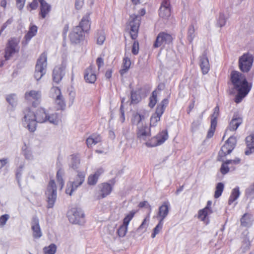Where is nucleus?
Returning <instances> with one entry per match:
<instances>
[{
    "instance_id": "f257e3e1",
    "label": "nucleus",
    "mask_w": 254,
    "mask_h": 254,
    "mask_svg": "<svg viewBox=\"0 0 254 254\" xmlns=\"http://www.w3.org/2000/svg\"><path fill=\"white\" fill-rule=\"evenodd\" d=\"M231 80L234 89L237 92L234 101L237 104L240 103L251 90L252 83L248 82L242 73L235 70L231 72Z\"/></svg>"
},
{
    "instance_id": "f03ea898",
    "label": "nucleus",
    "mask_w": 254,
    "mask_h": 254,
    "mask_svg": "<svg viewBox=\"0 0 254 254\" xmlns=\"http://www.w3.org/2000/svg\"><path fill=\"white\" fill-rule=\"evenodd\" d=\"M35 114L36 123H44L47 121L54 125H58L59 118L57 113L49 114L48 112L43 108L38 109Z\"/></svg>"
},
{
    "instance_id": "7ed1b4c3",
    "label": "nucleus",
    "mask_w": 254,
    "mask_h": 254,
    "mask_svg": "<svg viewBox=\"0 0 254 254\" xmlns=\"http://www.w3.org/2000/svg\"><path fill=\"white\" fill-rule=\"evenodd\" d=\"M22 114V126L30 132H34L37 128L35 113L30 108H26L23 110Z\"/></svg>"
},
{
    "instance_id": "20e7f679",
    "label": "nucleus",
    "mask_w": 254,
    "mask_h": 254,
    "mask_svg": "<svg viewBox=\"0 0 254 254\" xmlns=\"http://www.w3.org/2000/svg\"><path fill=\"white\" fill-rule=\"evenodd\" d=\"M19 40L15 37L8 40L4 49V57L6 61L9 60L14 55L19 52Z\"/></svg>"
},
{
    "instance_id": "39448f33",
    "label": "nucleus",
    "mask_w": 254,
    "mask_h": 254,
    "mask_svg": "<svg viewBox=\"0 0 254 254\" xmlns=\"http://www.w3.org/2000/svg\"><path fill=\"white\" fill-rule=\"evenodd\" d=\"M47 66V54L43 52L38 59L35 65L34 77L39 80L46 74Z\"/></svg>"
},
{
    "instance_id": "423d86ee",
    "label": "nucleus",
    "mask_w": 254,
    "mask_h": 254,
    "mask_svg": "<svg viewBox=\"0 0 254 254\" xmlns=\"http://www.w3.org/2000/svg\"><path fill=\"white\" fill-rule=\"evenodd\" d=\"M254 56L249 52L243 54L239 58L238 66L240 70L243 73L249 72L253 66Z\"/></svg>"
},
{
    "instance_id": "0eeeda50",
    "label": "nucleus",
    "mask_w": 254,
    "mask_h": 254,
    "mask_svg": "<svg viewBox=\"0 0 254 254\" xmlns=\"http://www.w3.org/2000/svg\"><path fill=\"white\" fill-rule=\"evenodd\" d=\"M67 216L69 222L72 224L81 225L85 222L84 214L81 208H71L68 211Z\"/></svg>"
},
{
    "instance_id": "6e6552de",
    "label": "nucleus",
    "mask_w": 254,
    "mask_h": 254,
    "mask_svg": "<svg viewBox=\"0 0 254 254\" xmlns=\"http://www.w3.org/2000/svg\"><path fill=\"white\" fill-rule=\"evenodd\" d=\"M45 194L47 198V208H53L57 199V186L53 180L49 182Z\"/></svg>"
},
{
    "instance_id": "1a4fd4ad",
    "label": "nucleus",
    "mask_w": 254,
    "mask_h": 254,
    "mask_svg": "<svg viewBox=\"0 0 254 254\" xmlns=\"http://www.w3.org/2000/svg\"><path fill=\"white\" fill-rule=\"evenodd\" d=\"M168 104L169 100L167 98H165L157 105L155 113L153 114L150 118L149 126L150 127L157 126V123L160 120L161 117L164 113L166 107Z\"/></svg>"
},
{
    "instance_id": "9d476101",
    "label": "nucleus",
    "mask_w": 254,
    "mask_h": 254,
    "mask_svg": "<svg viewBox=\"0 0 254 254\" xmlns=\"http://www.w3.org/2000/svg\"><path fill=\"white\" fill-rule=\"evenodd\" d=\"M85 178V173L83 172H78L74 181L67 183V188L65 190L66 193L71 195L73 192L76 190L83 183Z\"/></svg>"
},
{
    "instance_id": "9b49d317",
    "label": "nucleus",
    "mask_w": 254,
    "mask_h": 254,
    "mask_svg": "<svg viewBox=\"0 0 254 254\" xmlns=\"http://www.w3.org/2000/svg\"><path fill=\"white\" fill-rule=\"evenodd\" d=\"M140 20L141 17L139 15H132L130 16L129 25L130 27V35L132 39L135 40L137 37Z\"/></svg>"
},
{
    "instance_id": "f8f14e48",
    "label": "nucleus",
    "mask_w": 254,
    "mask_h": 254,
    "mask_svg": "<svg viewBox=\"0 0 254 254\" xmlns=\"http://www.w3.org/2000/svg\"><path fill=\"white\" fill-rule=\"evenodd\" d=\"M41 96V92L39 90H32L25 93V100L31 103L34 107H36L40 104Z\"/></svg>"
},
{
    "instance_id": "ddd939ff",
    "label": "nucleus",
    "mask_w": 254,
    "mask_h": 254,
    "mask_svg": "<svg viewBox=\"0 0 254 254\" xmlns=\"http://www.w3.org/2000/svg\"><path fill=\"white\" fill-rule=\"evenodd\" d=\"M136 137L140 141H146L151 136V127L145 124L137 127Z\"/></svg>"
},
{
    "instance_id": "4468645a",
    "label": "nucleus",
    "mask_w": 254,
    "mask_h": 254,
    "mask_svg": "<svg viewBox=\"0 0 254 254\" xmlns=\"http://www.w3.org/2000/svg\"><path fill=\"white\" fill-rule=\"evenodd\" d=\"M173 38L170 34L164 32H160L156 37V39L153 44L154 48H158L161 46L169 44L172 42Z\"/></svg>"
},
{
    "instance_id": "2eb2a0df",
    "label": "nucleus",
    "mask_w": 254,
    "mask_h": 254,
    "mask_svg": "<svg viewBox=\"0 0 254 254\" xmlns=\"http://www.w3.org/2000/svg\"><path fill=\"white\" fill-rule=\"evenodd\" d=\"M219 107L216 106L213 110V113L211 116V125L207 134V138H211L214 133L217 126V119L219 113Z\"/></svg>"
},
{
    "instance_id": "dca6fc26",
    "label": "nucleus",
    "mask_w": 254,
    "mask_h": 254,
    "mask_svg": "<svg viewBox=\"0 0 254 254\" xmlns=\"http://www.w3.org/2000/svg\"><path fill=\"white\" fill-rule=\"evenodd\" d=\"M159 15L163 19H167L171 15V5L169 0H163L159 10Z\"/></svg>"
},
{
    "instance_id": "f3484780",
    "label": "nucleus",
    "mask_w": 254,
    "mask_h": 254,
    "mask_svg": "<svg viewBox=\"0 0 254 254\" xmlns=\"http://www.w3.org/2000/svg\"><path fill=\"white\" fill-rule=\"evenodd\" d=\"M170 204L169 201H166L163 202L162 205L159 207L158 211L157 213L156 218L158 220L164 221V220L169 214Z\"/></svg>"
},
{
    "instance_id": "a211bd4d",
    "label": "nucleus",
    "mask_w": 254,
    "mask_h": 254,
    "mask_svg": "<svg viewBox=\"0 0 254 254\" xmlns=\"http://www.w3.org/2000/svg\"><path fill=\"white\" fill-rule=\"evenodd\" d=\"M84 37V34L79 27L74 28L69 35V38L72 43H79L82 41Z\"/></svg>"
},
{
    "instance_id": "6ab92c4d",
    "label": "nucleus",
    "mask_w": 254,
    "mask_h": 254,
    "mask_svg": "<svg viewBox=\"0 0 254 254\" xmlns=\"http://www.w3.org/2000/svg\"><path fill=\"white\" fill-rule=\"evenodd\" d=\"M65 66L63 64L56 66L53 71V81L58 83L62 79L64 75Z\"/></svg>"
},
{
    "instance_id": "aec40b11",
    "label": "nucleus",
    "mask_w": 254,
    "mask_h": 254,
    "mask_svg": "<svg viewBox=\"0 0 254 254\" xmlns=\"http://www.w3.org/2000/svg\"><path fill=\"white\" fill-rule=\"evenodd\" d=\"M31 224L33 237L35 239L40 238L42 235V233L39 225V220L37 217L35 216L32 218Z\"/></svg>"
},
{
    "instance_id": "412c9836",
    "label": "nucleus",
    "mask_w": 254,
    "mask_h": 254,
    "mask_svg": "<svg viewBox=\"0 0 254 254\" xmlns=\"http://www.w3.org/2000/svg\"><path fill=\"white\" fill-rule=\"evenodd\" d=\"M246 148L245 154L246 155H250L254 153V133H252L247 136L245 139Z\"/></svg>"
},
{
    "instance_id": "4be33fe9",
    "label": "nucleus",
    "mask_w": 254,
    "mask_h": 254,
    "mask_svg": "<svg viewBox=\"0 0 254 254\" xmlns=\"http://www.w3.org/2000/svg\"><path fill=\"white\" fill-rule=\"evenodd\" d=\"M95 68L91 65L86 69L84 72V79L86 82L94 83L96 80Z\"/></svg>"
},
{
    "instance_id": "5701e85b",
    "label": "nucleus",
    "mask_w": 254,
    "mask_h": 254,
    "mask_svg": "<svg viewBox=\"0 0 254 254\" xmlns=\"http://www.w3.org/2000/svg\"><path fill=\"white\" fill-rule=\"evenodd\" d=\"M90 14L89 13H86L83 17L82 18L79 25L76 27H79L80 28V30L83 31L84 33L85 32H87L89 31L90 29Z\"/></svg>"
},
{
    "instance_id": "b1692460",
    "label": "nucleus",
    "mask_w": 254,
    "mask_h": 254,
    "mask_svg": "<svg viewBox=\"0 0 254 254\" xmlns=\"http://www.w3.org/2000/svg\"><path fill=\"white\" fill-rule=\"evenodd\" d=\"M199 66L203 74L207 73L210 69V64L205 53L199 57Z\"/></svg>"
},
{
    "instance_id": "393cba45",
    "label": "nucleus",
    "mask_w": 254,
    "mask_h": 254,
    "mask_svg": "<svg viewBox=\"0 0 254 254\" xmlns=\"http://www.w3.org/2000/svg\"><path fill=\"white\" fill-rule=\"evenodd\" d=\"M240 162L239 158L234 160H228L223 163V175L227 174L230 170H234L235 169V165Z\"/></svg>"
},
{
    "instance_id": "a878e982",
    "label": "nucleus",
    "mask_w": 254,
    "mask_h": 254,
    "mask_svg": "<svg viewBox=\"0 0 254 254\" xmlns=\"http://www.w3.org/2000/svg\"><path fill=\"white\" fill-rule=\"evenodd\" d=\"M236 143V137L234 136H230L223 145V147L227 150L226 152H223L224 155H226L229 154L235 148Z\"/></svg>"
},
{
    "instance_id": "bb28decb",
    "label": "nucleus",
    "mask_w": 254,
    "mask_h": 254,
    "mask_svg": "<svg viewBox=\"0 0 254 254\" xmlns=\"http://www.w3.org/2000/svg\"><path fill=\"white\" fill-rule=\"evenodd\" d=\"M99 187L100 188V196H99V198H103L106 197L111 193L113 189V186L108 183L101 184Z\"/></svg>"
},
{
    "instance_id": "cd10ccee",
    "label": "nucleus",
    "mask_w": 254,
    "mask_h": 254,
    "mask_svg": "<svg viewBox=\"0 0 254 254\" xmlns=\"http://www.w3.org/2000/svg\"><path fill=\"white\" fill-rule=\"evenodd\" d=\"M53 90L57 94V97L55 100L56 103L59 106V109L64 110L65 107V102L61 94V90L59 87H53Z\"/></svg>"
},
{
    "instance_id": "c85d7f7f",
    "label": "nucleus",
    "mask_w": 254,
    "mask_h": 254,
    "mask_svg": "<svg viewBox=\"0 0 254 254\" xmlns=\"http://www.w3.org/2000/svg\"><path fill=\"white\" fill-rule=\"evenodd\" d=\"M40 15L42 18H45L47 15L50 12L51 9V5L45 0H40Z\"/></svg>"
},
{
    "instance_id": "c756f323",
    "label": "nucleus",
    "mask_w": 254,
    "mask_h": 254,
    "mask_svg": "<svg viewBox=\"0 0 254 254\" xmlns=\"http://www.w3.org/2000/svg\"><path fill=\"white\" fill-rule=\"evenodd\" d=\"M21 153L26 160H32L34 159L31 148L29 145L26 144L25 142L21 147Z\"/></svg>"
},
{
    "instance_id": "7c9ffc66",
    "label": "nucleus",
    "mask_w": 254,
    "mask_h": 254,
    "mask_svg": "<svg viewBox=\"0 0 254 254\" xmlns=\"http://www.w3.org/2000/svg\"><path fill=\"white\" fill-rule=\"evenodd\" d=\"M243 122L242 118L238 115H234L229 124V129L235 131Z\"/></svg>"
},
{
    "instance_id": "2f4dec72",
    "label": "nucleus",
    "mask_w": 254,
    "mask_h": 254,
    "mask_svg": "<svg viewBox=\"0 0 254 254\" xmlns=\"http://www.w3.org/2000/svg\"><path fill=\"white\" fill-rule=\"evenodd\" d=\"M101 137L99 134H93L86 139V144L88 147H91L101 141Z\"/></svg>"
},
{
    "instance_id": "473e14b6",
    "label": "nucleus",
    "mask_w": 254,
    "mask_h": 254,
    "mask_svg": "<svg viewBox=\"0 0 254 254\" xmlns=\"http://www.w3.org/2000/svg\"><path fill=\"white\" fill-rule=\"evenodd\" d=\"M252 215L249 213L244 214L241 218V225L244 227H249L252 225Z\"/></svg>"
},
{
    "instance_id": "72a5a7b5",
    "label": "nucleus",
    "mask_w": 254,
    "mask_h": 254,
    "mask_svg": "<svg viewBox=\"0 0 254 254\" xmlns=\"http://www.w3.org/2000/svg\"><path fill=\"white\" fill-rule=\"evenodd\" d=\"M141 89H138L136 90H132L130 92L131 103L135 104L139 103L141 100L140 95Z\"/></svg>"
},
{
    "instance_id": "f704fd0d",
    "label": "nucleus",
    "mask_w": 254,
    "mask_h": 254,
    "mask_svg": "<svg viewBox=\"0 0 254 254\" xmlns=\"http://www.w3.org/2000/svg\"><path fill=\"white\" fill-rule=\"evenodd\" d=\"M144 115L139 113H136L133 114L131 121L133 125H136L137 127L138 126H142L143 125L141 123L143 120H144Z\"/></svg>"
},
{
    "instance_id": "c9c22d12",
    "label": "nucleus",
    "mask_w": 254,
    "mask_h": 254,
    "mask_svg": "<svg viewBox=\"0 0 254 254\" xmlns=\"http://www.w3.org/2000/svg\"><path fill=\"white\" fill-rule=\"evenodd\" d=\"M155 136L160 145L163 144L168 139L169 137L168 131L167 130H162L157 135H156Z\"/></svg>"
},
{
    "instance_id": "e433bc0d",
    "label": "nucleus",
    "mask_w": 254,
    "mask_h": 254,
    "mask_svg": "<svg viewBox=\"0 0 254 254\" xmlns=\"http://www.w3.org/2000/svg\"><path fill=\"white\" fill-rule=\"evenodd\" d=\"M130 64L131 62L129 58L126 56V54H125V57L123 59L122 68L120 71L121 75L124 74L127 71L130 67Z\"/></svg>"
},
{
    "instance_id": "4c0bfd02",
    "label": "nucleus",
    "mask_w": 254,
    "mask_h": 254,
    "mask_svg": "<svg viewBox=\"0 0 254 254\" xmlns=\"http://www.w3.org/2000/svg\"><path fill=\"white\" fill-rule=\"evenodd\" d=\"M97 44L100 45L103 44L105 39V33L103 30H98L95 34Z\"/></svg>"
},
{
    "instance_id": "58836bf2",
    "label": "nucleus",
    "mask_w": 254,
    "mask_h": 254,
    "mask_svg": "<svg viewBox=\"0 0 254 254\" xmlns=\"http://www.w3.org/2000/svg\"><path fill=\"white\" fill-rule=\"evenodd\" d=\"M80 164V159L77 155H72L70 156V161L69 163L70 167L74 170L77 169Z\"/></svg>"
},
{
    "instance_id": "ea45409f",
    "label": "nucleus",
    "mask_w": 254,
    "mask_h": 254,
    "mask_svg": "<svg viewBox=\"0 0 254 254\" xmlns=\"http://www.w3.org/2000/svg\"><path fill=\"white\" fill-rule=\"evenodd\" d=\"M240 192L239 190V188L238 187L234 188L232 191L231 194L228 200L229 204H231L234 201H235L239 197Z\"/></svg>"
},
{
    "instance_id": "a19ab883",
    "label": "nucleus",
    "mask_w": 254,
    "mask_h": 254,
    "mask_svg": "<svg viewBox=\"0 0 254 254\" xmlns=\"http://www.w3.org/2000/svg\"><path fill=\"white\" fill-rule=\"evenodd\" d=\"M37 32V27L35 25L31 26L27 33L25 35V39L27 42H29L34 37Z\"/></svg>"
},
{
    "instance_id": "79ce46f5",
    "label": "nucleus",
    "mask_w": 254,
    "mask_h": 254,
    "mask_svg": "<svg viewBox=\"0 0 254 254\" xmlns=\"http://www.w3.org/2000/svg\"><path fill=\"white\" fill-rule=\"evenodd\" d=\"M195 37V29L193 25L189 26L187 32V39L191 44Z\"/></svg>"
},
{
    "instance_id": "37998d69",
    "label": "nucleus",
    "mask_w": 254,
    "mask_h": 254,
    "mask_svg": "<svg viewBox=\"0 0 254 254\" xmlns=\"http://www.w3.org/2000/svg\"><path fill=\"white\" fill-rule=\"evenodd\" d=\"M212 213L211 212L207 211L206 209L203 208L199 210L198 212V218L201 221H204L207 224L208 222L207 221L206 217L208 215Z\"/></svg>"
},
{
    "instance_id": "c03bdc74",
    "label": "nucleus",
    "mask_w": 254,
    "mask_h": 254,
    "mask_svg": "<svg viewBox=\"0 0 254 254\" xmlns=\"http://www.w3.org/2000/svg\"><path fill=\"white\" fill-rule=\"evenodd\" d=\"M145 141V145L148 147H154L160 145L155 136Z\"/></svg>"
},
{
    "instance_id": "a18cd8bd",
    "label": "nucleus",
    "mask_w": 254,
    "mask_h": 254,
    "mask_svg": "<svg viewBox=\"0 0 254 254\" xmlns=\"http://www.w3.org/2000/svg\"><path fill=\"white\" fill-rule=\"evenodd\" d=\"M57 251V246L54 244H51L48 247L43 248L44 254H55Z\"/></svg>"
},
{
    "instance_id": "49530a36",
    "label": "nucleus",
    "mask_w": 254,
    "mask_h": 254,
    "mask_svg": "<svg viewBox=\"0 0 254 254\" xmlns=\"http://www.w3.org/2000/svg\"><path fill=\"white\" fill-rule=\"evenodd\" d=\"M164 222L161 220H159L157 225L153 229V232L151 234V237L154 238L156 235H157L162 230Z\"/></svg>"
},
{
    "instance_id": "de8ad7c7",
    "label": "nucleus",
    "mask_w": 254,
    "mask_h": 254,
    "mask_svg": "<svg viewBox=\"0 0 254 254\" xmlns=\"http://www.w3.org/2000/svg\"><path fill=\"white\" fill-rule=\"evenodd\" d=\"M128 226L123 223L117 230V234L120 237H124L127 234Z\"/></svg>"
},
{
    "instance_id": "09e8293b",
    "label": "nucleus",
    "mask_w": 254,
    "mask_h": 254,
    "mask_svg": "<svg viewBox=\"0 0 254 254\" xmlns=\"http://www.w3.org/2000/svg\"><path fill=\"white\" fill-rule=\"evenodd\" d=\"M64 175V172L62 170H59L57 173V182L59 183L61 186L60 189L62 190L64 185V182L63 178Z\"/></svg>"
},
{
    "instance_id": "8fccbe9b",
    "label": "nucleus",
    "mask_w": 254,
    "mask_h": 254,
    "mask_svg": "<svg viewBox=\"0 0 254 254\" xmlns=\"http://www.w3.org/2000/svg\"><path fill=\"white\" fill-rule=\"evenodd\" d=\"M7 102L12 107L16 105L17 97L15 94L8 95L6 98Z\"/></svg>"
},
{
    "instance_id": "3c124183",
    "label": "nucleus",
    "mask_w": 254,
    "mask_h": 254,
    "mask_svg": "<svg viewBox=\"0 0 254 254\" xmlns=\"http://www.w3.org/2000/svg\"><path fill=\"white\" fill-rule=\"evenodd\" d=\"M136 212L134 210L130 211L128 214H126L123 220V223L125 225H128L130 221L133 218Z\"/></svg>"
},
{
    "instance_id": "603ef678",
    "label": "nucleus",
    "mask_w": 254,
    "mask_h": 254,
    "mask_svg": "<svg viewBox=\"0 0 254 254\" xmlns=\"http://www.w3.org/2000/svg\"><path fill=\"white\" fill-rule=\"evenodd\" d=\"M157 94L156 91H154L152 93V95L149 98V103L148 105L151 108H153L156 105L157 101Z\"/></svg>"
},
{
    "instance_id": "864d4df0",
    "label": "nucleus",
    "mask_w": 254,
    "mask_h": 254,
    "mask_svg": "<svg viewBox=\"0 0 254 254\" xmlns=\"http://www.w3.org/2000/svg\"><path fill=\"white\" fill-rule=\"evenodd\" d=\"M251 246V243L250 240L247 237H245L242 242L241 249L244 253L250 249Z\"/></svg>"
},
{
    "instance_id": "5fc2aeb1",
    "label": "nucleus",
    "mask_w": 254,
    "mask_h": 254,
    "mask_svg": "<svg viewBox=\"0 0 254 254\" xmlns=\"http://www.w3.org/2000/svg\"><path fill=\"white\" fill-rule=\"evenodd\" d=\"M98 178L93 174L89 176L87 179L88 184L90 186H94L98 182Z\"/></svg>"
},
{
    "instance_id": "6e6d98bb",
    "label": "nucleus",
    "mask_w": 254,
    "mask_h": 254,
    "mask_svg": "<svg viewBox=\"0 0 254 254\" xmlns=\"http://www.w3.org/2000/svg\"><path fill=\"white\" fill-rule=\"evenodd\" d=\"M222 193V182L218 183L216 187V190L214 193V197L217 198L219 197Z\"/></svg>"
},
{
    "instance_id": "4d7b16f0",
    "label": "nucleus",
    "mask_w": 254,
    "mask_h": 254,
    "mask_svg": "<svg viewBox=\"0 0 254 254\" xmlns=\"http://www.w3.org/2000/svg\"><path fill=\"white\" fill-rule=\"evenodd\" d=\"M9 218L8 214H5L0 217V227H3Z\"/></svg>"
},
{
    "instance_id": "13d9d810",
    "label": "nucleus",
    "mask_w": 254,
    "mask_h": 254,
    "mask_svg": "<svg viewBox=\"0 0 254 254\" xmlns=\"http://www.w3.org/2000/svg\"><path fill=\"white\" fill-rule=\"evenodd\" d=\"M13 18H10L6 20V21L3 24L2 26L1 27L0 30V35L2 34V32L3 31V30L9 25L11 24V23L13 22Z\"/></svg>"
},
{
    "instance_id": "bf43d9fd",
    "label": "nucleus",
    "mask_w": 254,
    "mask_h": 254,
    "mask_svg": "<svg viewBox=\"0 0 254 254\" xmlns=\"http://www.w3.org/2000/svg\"><path fill=\"white\" fill-rule=\"evenodd\" d=\"M139 51V43L138 41H135L133 42L132 47V53L134 55H136L138 54Z\"/></svg>"
},
{
    "instance_id": "052dcab7",
    "label": "nucleus",
    "mask_w": 254,
    "mask_h": 254,
    "mask_svg": "<svg viewBox=\"0 0 254 254\" xmlns=\"http://www.w3.org/2000/svg\"><path fill=\"white\" fill-rule=\"evenodd\" d=\"M138 206L140 208H142L143 207H147L149 208L150 209V212L148 215V220H149V217H150V212L151 211V206L149 205V204L147 202V201H142V202H140L139 204H138Z\"/></svg>"
},
{
    "instance_id": "680f3d73",
    "label": "nucleus",
    "mask_w": 254,
    "mask_h": 254,
    "mask_svg": "<svg viewBox=\"0 0 254 254\" xmlns=\"http://www.w3.org/2000/svg\"><path fill=\"white\" fill-rule=\"evenodd\" d=\"M254 193V183L250 186L246 190V195L249 197Z\"/></svg>"
},
{
    "instance_id": "e2e57ef3",
    "label": "nucleus",
    "mask_w": 254,
    "mask_h": 254,
    "mask_svg": "<svg viewBox=\"0 0 254 254\" xmlns=\"http://www.w3.org/2000/svg\"><path fill=\"white\" fill-rule=\"evenodd\" d=\"M40 0H33V1L29 4V6L31 9H36L38 6V3H40Z\"/></svg>"
},
{
    "instance_id": "0e129e2a",
    "label": "nucleus",
    "mask_w": 254,
    "mask_h": 254,
    "mask_svg": "<svg viewBox=\"0 0 254 254\" xmlns=\"http://www.w3.org/2000/svg\"><path fill=\"white\" fill-rule=\"evenodd\" d=\"M16 6H17V8L19 10H21L23 8V7L25 5L26 0H16Z\"/></svg>"
},
{
    "instance_id": "69168bd1",
    "label": "nucleus",
    "mask_w": 254,
    "mask_h": 254,
    "mask_svg": "<svg viewBox=\"0 0 254 254\" xmlns=\"http://www.w3.org/2000/svg\"><path fill=\"white\" fill-rule=\"evenodd\" d=\"M8 163V159L7 158L0 159V170L2 169Z\"/></svg>"
},
{
    "instance_id": "338daca9",
    "label": "nucleus",
    "mask_w": 254,
    "mask_h": 254,
    "mask_svg": "<svg viewBox=\"0 0 254 254\" xmlns=\"http://www.w3.org/2000/svg\"><path fill=\"white\" fill-rule=\"evenodd\" d=\"M104 172V170L103 168H99L97 169L94 174L99 179V177L103 174Z\"/></svg>"
},
{
    "instance_id": "774afa93",
    "label": "nucleus",
    "mask_w": 254,
    "mask_h": 254,
    "mask_svg": "<svg viewBox=\"0 0 254 254\" xmlns=\"http://www.w3.org/2000/svg\"><path fill=\"white\" fill-rule=\"evenodd\" d=\"M83 0H76L75 6L77 9H79L81 8L83 4Z\"/></svg>"
}]
</instances>
